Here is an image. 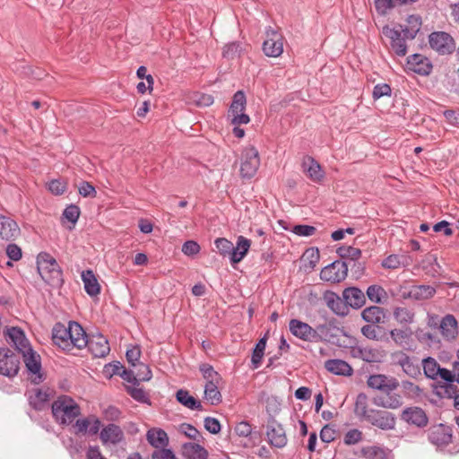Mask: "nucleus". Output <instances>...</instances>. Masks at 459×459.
Listing matches in <instances>:
<instances>
[{"label": "nucleus", "mask_w": 459, "mask_h": 459, "mask_svg": "<svg viewBox=\"0 0 459 459\" xmlns=\"http://www.w3.org/2000/svg\"><path fill=\"white\" fill-rule=\"evenodd\" d=\"M442 336L446 340H453L458 334L457 321L453 315L445 316L440 322Z\"/></svg>", "instance_id": "2f4dec72"}, {"label": "nucleus", "mask_w": 459, "mask_h": 459, "mask_svg": "<svg viewBox=\"0 0 459 459\" xmlns=\"http://www.w3.org/2000/svg\"><path fill=\"white\" fill-rule=\"evenodd\" d=\"M372 409L368 408V396L364 393H359L357 395L356 402H355V407H354V413L357 417H359L360 420H365L368 418V415H369V411H371Z\"/></svg>", "instance_id": "ea45409f"}, {"label": "nucleus", "mask_w": 459, "mask_h": 459, "mask_svg": "<svg viewBox=\"0 0 459 459\" xmlns=\"http://www.w3.org/2000/svg\"><path fill=\"white\" fill-rule=\"evenodd\" d=\"M360 453L366 459H385L386 456L385 449L377 446H364Z\"/></svg>", "instance_id": "49530a36"}, {"label": "nucleus", "mask_w": 459, "mask_h": 459, "mask_svg": "<svg viewBox=\"0 0 459 459\" xmlns=\"http://www.w3.org/2000/svg\"><path fill=\"white\" fill-rule=\"evenodd\" d=\"M51 411L59 425H71L81 414L79 404L68 395H60L54 401Z\"/></svg>", "instance_id": "f03ea898"}, {"label": "nucleus", "mask_w": 459, "mask_h": 459, "mask_svg": "<svg viewBox=\"0 0 459 459\" xmlns=\"http://www.w3.org/2000/svg\"><path fill=\"white\" fill-rule=\"evenodd\" d=\"M342 298L348 307L360 308L366 302L364 292L356 287L346 288L342 292Z\"/></svg>", "instance_id": "cd10ccee"}, {"label": "nucleus", "mask_w": 459, "mask_h": 459, "mask_svg": "<svg viewBox=\"0 0 459 459\" xmlns=\"http://www.w3.org/2000/svg\"><path fill=\"white\" fill-rule=\"evenodd\" d=\"M183 455L187 459H208L207 450L196 443H185L182 446Z\"/></svg>", "instance_id": "c9c22d12"}, {"label": "nucleus", "mask_w": 459, "mask_h": 459, "mask_svg": "<svg viewBox=\"0 0 459 459\" xmlns=\"http://www.w3.org/2000/svg\"><path fill=\"white\" fill-rule=\"evenodd\" d=\"M402 420L417 427H425L429 419L425 411L420 407H409L402 413Z\"/></svg>", "instance_id": "393cba45"}, {"label": "nucleus", "mask_w": 459, "mask_h": 459, "mask_svg": "<svg viewBox=\"0 0 459 459\" xmlns=\"http://www.w3.org/2000/svg\"><path fill=\"white\" fill-rule=\"evenodd\" d=\"M74 422V423L72 425L74 433L76 435L85 434V433L89 432V427L91 423V417L77 419Z\"/></svg>", "instance_id": "052dcab7"}, {"label": "nucleus", "mask_w": 459, "mask_h": 459, "mask_svg": "<svg viewBox=\"0 0 459 459\" xmlns=\"http://www.w3.org/2000/svg\"><path fill=\"white\" fill-rule=\"evenodd\" d=\"M367 384L369 387L379 391H394L400 385L394 377H388L385 375H371Z\"/></svg>", "instance_id": "dca6fc26"}, {"label": "nucleus", "mask_w": 459, "mask_h": 459, "mask_svg": "<svg viewBox=\"0 0 459 459\" xmlns=\"http://www.w3.org/2000/svg\"><path fill=\"white\" fill-rule=\"evenodd\" d=\"M69 336V325L66 326L62 323H56L54 325L52 330L53 342L64 351H70Z\"/></svg>", "instance_id": "a878e982"}, {"label": "nucleus", "mask_w": 459, "mask_h": 459, "mask_svg": "<svg viewBox=\"0 0 459 459\" xmlns=\"http://www.w3.org/2000/svg\"><path fill=\"white\" fill-rule=\"evenodd\" d=\"M363 433L358 429L347 431L343 437V442L347 446H353L362 440Z\"/></svg>", "instance_id": "4d7b16f0"}, {"label": "nucleus", "mask_w": 459, "mask_h": 459, "mask_svg": "<svg viewBox=\"0 0 459 459\" xmlns=\"http://www.w3.org/2000/svg\"><path fill=\"white\" fill-rule=\"evenodd\" d=\"M303 172L314 182L318 183L322 181L325 177L320 164L312 157L306 156L302 160Z\"/></svg>", "instance_id": "b1692460"}, {"label": "nucleus", "mask_w": 459, "mask_h": 459, "mask_svg": "<svg viewBox=\"0 0 459 459\" xmlns=\"http://www.w3.org/2000/svg\"><path fill=\"white\" fill-rule=\"evenodd\" d=\"M247 105V99L242 91H237L233 95L232 102L228 111V115L236 114L245 111Z\"/></svg>", "instance_id": "c03bdc74"}, {"label": "nucleus", "mask_w": 459, "mask_h": 459, "mask_svg": "<svg viewBox=\"0 0 459 459\" xmlns=\"http://www.w3.org/2000/svg\"><path fill=\"white\" fill-rule=\"evenodd\" d=\"M151 459H178L170 448H162L154 450L151 455Z\"/></svg>", "instance_id": "69168bd1"}, {"label": "nucleus", "mask_w": 459, "mask_h": 459, "mask_svg": "<svg viewBox=\"0 0 459 459\" xmlns=\"http://www.w3.org/2000/svg\"><path fill=\"white\" fill-rule=\"evenodd\" d=\"M266 341H267V336L264 335L263 338H261L258 341V342L255 344V347L253 351L252 363H253L255 368H257L261 364V360L264 356V352L265 346H266Z\"/></svg>", "instance_id": "de8ad7c7"}, {"label": "nucleus", "mask_w": 459, "mask_h": 459, "mask_svg": "<svg viewBox=\"0 0 459 459\" xmlns=\"http://www.w3.org/2000/svg\"><path fill=\"white\" fill-rule=\"evenodd\" d=\"M436 293V290L429 285H412L409 289L403 288L402 297L403 299H412L415 300H423L430 299Z\"/></svg>", "instance_id": "412c9836"}, {"label": "nucleus", "mask_w": 459, "mask_h": 459, "mask_svg": "<svg viewBox=\"0 0 459 459\" xmlns=\"http://www.w3.org/2000/svg\"><path fill=\"white\" fill-rule=\"evenodd\" d=\"M7 336L10 339V342L13 344L19 353H23L25 350L30 349V342L26 338L22 330L18 327H12L7 330Z\"/></svg>", "instance_id": "c85d7f7f"}, {"label": "nucleus", "mask_w": 459, "mask_h": 459, "mask_svg": "<svg viewBox=\"0 0 459 459\" xmlns=\"http://www.w3.org/2000/svg\"><path fill=\"white\" fill-rule=\"evenodd\" d=\"M348 273V264L344 261H334L322 269L320 278L325 281L340 282Z\"/></svg>", "instance_id": "9d476101"}, {"label": "nucleus", "mask_w": 459, "mask_h": 459, "mask_svg": "<svg viewBox=\"0 0 459 459\" xmlns=\"http://www.w3.org/2000/svg\"><path fill=\"white\" fill-rule=\"evenodd\" d=\"M87 342L86 347L95 358H104L109 353L108 342L102 334L92 335Z\"/></svg>", "instance_id": "f3484780"}, {"label": "nucleus", "mask_w": 459, "mask_h": 459, "mask_svg": "<svg viewBox=\"0 0 459 459\" xmlns=\"http://www.w3.org/2000/svg\"><path fill=\"white\" fill-rule=\"evenodd\" d=\"M389 358L391 365L400 367L406 376L414 379L420 377V366L415 357L409 356L403 351H395L390 353Z\"/></svg>", "instance_id": "20e7f679"}, {"label": "nucleus", "mask_w": 459, "mask_h": 459, "mask_svg": "<svg viewBox=\"0 0 459 459\" xmlns=\"http://www.w3.org/2000/svg\"><path fill=\"white\" fill-rule=\"evenodd\" d=\"M289 330L295 337L304 342H315V330L305 322L299 319H291L289 322Z\"/></svg>", "instance_id": "ddd939ff"}, {"label": "nucleus", "mask_w": 459, "mask_h": 459, "mask_svg": "<svg viewBox=\"0 0 459 459\" xmlns=\"http://www.w3.org/2000/svg\"><path fill=\"white\" fill-rule=\"evenodd\" d=\"M429 440L438 447L446 446L452 442L451 429L443 424L435 426L429 430Z\"/></svg>", "instance_id": "6ab92c4d"}, {"label": "nucleus", "mask_w": 459, "mask_h": 459, "mask_svg": "<svg viewBox=\"0 0 459 459\" xmlns=\"http://www.w3.org/2000/svg\"><path fill=\"white\" fill-rule=\"evenodd\" d=\"M215 246L218 251L223 255H230V252L233 250V243L224 238H219L215 240Z\"/></svg>", "instance_id": "e2e57ef3"}, {"label": "nucleus", "mask_w": 459, "mask_h": 459, "mask_svg": "<svg viewBox=\"0 0 459 459\" xmlns=\"http://www.w3.org/2000/svg\"><path fill=\"white\" fill-rule=\"evenodd\" d=\"M63 216L68 221L72 222L73 224H75L80 216V209L78 206L71 204L65 209Z\"/></svg>", "instance_id": "0e129e2a"}, {"label": "nucleus", "mask_w": 459, "mask_h": 459, "mask_svg": "<svg viewBox=\"0 0 459 459\" xmlns=\"http://www.w3.org/2000/svg\"><path fill=\"white\" fill-rule=\"evenodd\" d=\"M390 336L398 346H403L411 337V333L407 330L393 329L390 331Z\"/></svg>", "instance_id": "5fc2aeb1"}, {"label": "nucleus", "mask_w": 459, "mask_h": 459, "mask_svg": "<svg viewBox=\"0 0 459 459\" xmlns=\"http://www.w3.org/2000/svg\"><path fill=\"white\" fill-rule=\"evenodd\" d=\"M291 231L298 236L310 237L316 232V228L310 225H295Z\"/></svg>", "instance_id": "338daca9"}, {"label": "nucleus", "mask_w": 459, "mask_h": 459, "mask_svg": "<svg viewBox=\"0 0 459 459\" xmlns=\"http://www.w3.org/2000/svg\"><path fill=\"white\" fill-rule=\"evenodd\" d=\"M251 241L243 236H239L237 239L236 246L233 245V250L230 252V262L232 264H238L246 256L249 248Z\"/></svg>", "instance_id": "7c9ffc66"}, {"label": "nucleus", "mask_w": 459, "mask_h": 459, "mask_svg": "<svg viewBox=\"0 0 459 459\" xmlns=\"http://www.w3.org/2000/svg\"><path fill=\"white\" fill-rule=\"evenodd\" d=\"M78 191L79 194L83 197H95L97 194L95 187L87 181H82L80 183Z\"/></svg>", "instance_id": "774afa93"}, {"label": "nucleus", "mask_w": 459, "mask_h": 459, "mask_svg": "<svg viewBox=\"0 0 459 459\" xmlns=\"http://www.w3.org/2000/svg\"><path fill=\"white\" fill-rule=\"evenodd\" d=\"M351 353L354 358H359L366 362H377L380 359L379 351L369 347H355Z\"/></svg>", "instance_id": "e433bc0d"}, {"label": "nucleus", "mask_w": 459, "mask_h": 459, "mask_svg": "<svg viewBox=\"0 0 459 459\" xmlns=\"http://www.w3.org/2000/svg\"><path fill=\"white\" fill-rule=\"evenodd\" d=\"M372 402L376 406L385 409H397L403 404L401 396L393 391H384V394L376 395Z\"/></svg>", "instance_id": "5701e85b"}, {"label": "nucleus", "mask_w": 459, "mask_h": 459, "mask_svg": "<svg viewBox=\"0 0 459 459\" xmlns=\"http://www.w3.org/2000/svg\"><path fill=\"white\" fill-rule=\"evenodd\" d=\"M366 293L368 299L377 304L383 303L382 299L386 296L384 288L376 284L368 286Z\"/></svg>", "instance_id": "09e8293b"}, {"label": "nucleus", "mask_w": 459, "mask_h": 459, "mask_svg": "<svg viewBox=\"0 0 459 459\" xmlns=\"http://www.w3.org/2000/svg\"><path fill=\"white\" fill-rule=\"evenodd\" d=\"M361 333L368 339L381 341V328L377 325L368 324L361 327Z\"/></svg>", "instance_id": "8fccbe9b"}, {"label": "nucleus", "mask_w": 459, "mask_h": 459, "mask_svg": "<svg viewBox=\"0 0 459 459\" xmlns=\"http://www.w3.org/2000/svg\"><path fill=\"white\" fill-rule=\"evenodd\" d=\"M37 268L42 280L48 284L57 287L64 282L62 270L56 260L48 253H40L37 257Z\"/></svg>", "instance_id": "7ed1b4c3"}, {"label": "nucleus", "mask_w": 459, "mask_h": 459, "mask_svg": "<svg viewBox=\"0 0 459 459\" xmlns=\"http://www.w3.org/2000/svg\"><path fill=\"white\" fill-rule=\"evenodd\" d=\"M177 401L190 410L201 411L203 406L201 403L196 400L194 396L190 395L189 392L184 389H179L176 393Z\"/></svg>", "instance_id": "58836bf2"}, {"label": "nucleus", "mask_w": 459, "mask_h": 459, "mask_svg": "<svg viewBox=\"0 0 459 459\" xmlns=\"http://www.w3.org/2000/svg\"><path fill=\"white\" fill-rule=\"evenodd\" d=\"M409 27H404L403 33L409 39H413L419 32L421 26V19L417 15H410L407 18Z\"/></svg>", "instance_id": "79ce46f5"}, {"label": "nucleus", "mask_w": 459, "mask_h": 459, "mask_svg": "<svg viewBox=\"0 0 459 459\" xmlns=\"http://www.w3.org/2000/svg\"><path fill=\"white\" fill-rule=\"evenodd\" d=\"M266 39L263 44L264 53L267 56L277 57L283 52L282 37L278 30L268 28L265 31Z\"/></svg>", "instance_id": "1a4fd4ad"}, {"label": "nucleus", "mask_w": 459, "mask_h": 459, "mask_svg": "<svg viewBox=\"0 0 459 459\" xmlns=\"http://www.w3.org/2000/svg\"><path fill=\"white\" fill-rule=\"evenodd\" d=\"M406 39H408L403 35L401 36L399 39L390 43L391 49L398 56H404L407 54Z\"/></svg>", "instance_id": "bf43d9fd"}, {"label": "nucleus", "mask_w": 459, "mask_h": 459, "mask_svg": "<svg viewBox=\"0 0 459 459\" xmlns=\"http://www.w3.org/2000/svg\"><path fill=\"white\" fill-rule=\"evenodd\" d=\"M410 70L420 75H429L432 71V64L428 57L420 54H413L407 58Z\"/></svg>", "instance_id": "a211bd4d"}, {"label": "nucleus", "mask_w": 459, "mask_h": 459, "mask_svg": "<svg viewBox=\"0 0 459 459\" xmlns=\"http://www.w3.org/2000/svg\"><path fill=\"white\" fill-rule=\"evenodd\" d=\"M146 439L155 450L166 448L169 445V438L165 430L160 428L150 429L146 435Z\"/></svg>", "instance_id": "bb28decb"}, {"label": "nucleus", "mask_w": 459, "mask_h": 459, "mask_svg": "<svg viewBox=\"0 0 459 459\" xmlns=\"http://www.w3.org/2000/svg\"><path fill=\"white\" fill-rule=\"evenodd\" d=\"M82 281L84 284L86 293L91 297H95L100 292V285L91 270H86L82 273Z\"/></svg>", "instance_id": "473e14b6"}, {"label": "nucleus", "mask_w": 459, "mask_h": 459, "mask_svg": "<svg viewBox=\"0 0 459 459\" xmlns=\"http://www.w3.org/2000/svg\"><path fill=\"white\" fill-rule=\"evenodd\" d=\"M361 316L368 324L378 325L384 323L385 313L380 307L370 306L362 310Z\"/></svg>", "instance_id": "72a5a7b5"}, {"label": "nucleus", "mask_w": 459, "mask_h": 459, "mask_svg": "<svg viewBox=\"0 0 459 459\" xmlns=\"http://www.w3.org/2000/svg\"><path fill=\"white\" fill-rule=\"evenodd\" d=\"M141 346L140 345H134L131 348L127 349L126 357V360L130 367L135 368L137 365H140V358H141Z\"/></svg>", "instance_id": "3c124183"}, {"label": "nucleus", "mask_w": 459, "mask_h": 459, "mask_svg": "<svg viewBox=\"0 0 459 459\" xmlns=\"http://www.w3.org/2000/svg\"><path fill=\"white\" fill-rule=\"evenodd\" d=\"M48 398L49 395L46 391H42L41 389H33L30 392L28 399L32 408L37 411H41L46 407Z\"/></svg>", "instance_id": "4c0bfd02"}, {"label": "nucleus", "mask_w": 459, "mask_h": 459, "mask_svg": "<svg viewBox=\"0 0 459 459\" xmlns=\"http://www.w3.org/2000/svg\"><path fill=\"white\" fill-rule=\"evenodd\" d=\"M325 368L338 376H351L353 372L352 368L342 359H328L325 362Z\"/></svg>", "instance_id": "f704fd0d"}, {"label": "nucleus", "mask_w": 459, "mask_h": 459, "mask_svg": "<svg viewBox=\"0 0 459 459\" xmlns=\"http://www.w3.org/2000/svg\"><path fill=\"white\" fill-rule=\"evenodd\" d=\"M323 300L327 307L335 315L345 316L349 314L348 305L345 303L343 298L342 299L335 292L332 290L325 291Z\"/></svg>", "instance_id": "4468645a"}, {"label": "nucleus", "mask_w": 459, "mask_h": 459, "mask_svg": "<svg viewBox=\"0 0 459 459\" xmlns=\"http://www.w3.org/2000/svg\"><path fill=\"white\" fill-rule=\"evenodd\" d=\"M22 355L28 372V377L31 383L38 385L43 382L45 377L42 371L41 358L39 354L30 348L25 350Z\"/></svg>", "instance_id": "39448f33"}, {"label": "nucleus", "mask_w": 459, "mask_h": 459, "mask_svg": "<svg viewBox=\"0 0 459 459\" xmlns=\"http://www.w3.org/2000/svg\"><path fill=\"white\" fill-rule=\"evenodd\" d=\"M266 437L269 444L273 447L282 448L287 445L288 439L285 430L274 419L267 422Z\"/></svg>", "instance_id": "f8f14e48"}, {"label": "nucleus", "mask_w": 459, "mask_h": 459, "mask_svg": "<svg viewBox=\"0 0 459 459\" xmlns=\"http://www.w3.org/2000/svg\"><path fill=\"white\" fill-rule=\"evenodd\" d=\"M365 421L382 430L394 429L396 423L395 417L393 413L386 411L375 409L369 411V415H368V418L365 420Z\"/></svg>", "instance_id": "9b49d317"}, {"label": "nucleus", "mask_w": 459, "mask_h": 459, "mask_svg": "<svg viewBox=\"0 0 459 459\" xmlns=\"http://www.w3.org/2000/svg\"><path fill=\"white\" fill-rule=\"evenodd\" d=\"M124 437L121 429L115 424H108L100 434V438L103 444H118Z\"/></svg>", "instance_id": "c756f323"}, {"label": "nucleus", "mask_w": 459, "mask_h": 459, "mask_svg": "<svg viewBox=\"0 0 459 459\" xmlns=\"http://www.w3.org/2000/svg\"><path fill=\"white\" fill-rule=\"evenodd\" d=\"M429 42L432 49L440 55L452 53L455 48L454 39L446 32H432L429 37Z\"/></svg>", "instance_id": "6e6552de"}, {"label": "nucleus", "mask_w": 459, "mask_h": 459, "mask_svg": "<svg viewBox=\"0 0 459 459\" xmlns=\"http://www.w3.org/2000/svg\"><path fill=\"white\" fill-rule=\"evenodd\" d=\"M338 255L346 259H350L351 261L358 260L361 255L360 249L354 247H341L337 249Z\"/></svg>", "instance_id": "603ef678"}, {"label": "nucleus", "mask_w": 459, "mask_h": 459, "mask_svg": "<svg viewBox=\"0 0 459 459\" xmlns=\"http://www.w3.org/2000/svg\"><path fill=\"white\" fill-rule=\"evenodd\" d=\"M260 166L258 151L248 146L243 149L240 158V173L243 178H251L254 177Z\"/></svg>", "instance_id": "423d86ee"}, {"label": "nucleus", "mask_w": 459, "mask_h": 459, "mask_svg": "<svg viewBox=\"0 0 459 459\" xmlns=\"http://www.w3.org/2000/svg\"><path fill=\"white\" fill-rule=\"evenodd\" d=\"M440 365L437 361L431 358L428 357L422 360V368L424 371V375L426 377L433 380H437V370Z\"/></svg>", "instance_id": "a18cd8bd"}, {"label": "nucleus", "mask_w": 459, "mask_h": 459, "mask_svg": "<svg viewBox=\"0 0 459 459\" xmlns=\"http://www.w3.org/2000/svg\"><path fill=\"white\" fill-rule=\"evenodd\" d=\"M219 382H206L204 386V397L212 405L221 402V394L218 389Z\"/></svg>", "instance_id": "a19ab883"}, {"label": "nucleus", "mask_w": 459, "mask_h": 459, "mask_svg": "<svg viewBox=\"0 0 459 459\" xmlns=\"http://www.w3.org/2000/svg\"><path fill=\"white\" fill-rule=\"evenodd\" d=\"M316 333L315 342H334L338 339L340 328L334 325L333 321L319 324L314 328Z\"/></svg>", "instance_id": "2eb2a0df"}, {"label": "nucleus", "mask_w": 459, "mask_h": 459, "mask_svg": "<svg viewBox=\"0 0 459 459\" xmlns=\"http://www.w3.org/2000/svg\"><path fill=\"white\" fill-rule=\"evenodd\" d=\"M103 374L111 378L113 376H120L126 382V388L129 394L136 401L143 403V390L141 387L142 379L132 368H126L119 361H113L105 365Z\"/></svg>", "instance_id": "f257e3e1"}, {"label": "nucleus", "mask_w": 459, "mask_h": 459, "mask_svg": "<svg viewBox=\"0 0 459 459\" xmlns=\"http://www.w3.org/2000/svg\"><path fill=\"white\" fill-rule=\"evenodd\" d=\"M401 387L404 394L411 398L418 397L422 393V390L419 385L408 380L402 381Z\"/></svg>", "instance_id": "864d4df0"}, {"label": "nucleus", "mask_w": 459, "mask_h": 459, "mask_svg": "<svg viewBox=\"0 0 459 459\" xmlns=\"http://www.w3.org/2000/svg\"><path fill=\"white\" fill-rule=\"evenodd\" d=\"M394 318L402 325H409L414 321V312L404 307H397L394 309Z\"/></svg>", "instance_id": "37998d69"}, {"label": "nucleus", "mask_w": 459, "mask_h": 459, "mask_svg": "<svg viewBox=\"0 0 459 459\" xmlns=\"http://www.w3.org/2000/svg\"><path fill=\"white\" fill-rule=\"evenodd\" d=\"M21 233L17 222L12 218L0 213V238L14 240Z\"/></svg>", "instance_id": "aec40b11"}, {"label": "nucleus", "mask_w": 459, "mask_h": 459, "mask_svg": "<svg viewBox=\"0 0 459 459\" xmlns=\"http://www.w3.org/2000/svg\"><path fill=\"white\" fill-rule=\"evenodd\" d=\"M403 30L404 29L402 25H397L395 27L385 25L382 28V33L390 39V43H393L402 36Z\"/></svg>", "instance_id": "6e6d98bb"}, {"label": "nucleus", "mask_w": 459, "mask_h": 459, "mask_svg": "<svg viewBox=\"0 0 459 459\" xmlns=\"http://www.w3.org/2000/svg\"><path fill=\"white\" fill-rule=\"evenodd\" d=\"M206 382H216L221 380V377L213 368L209 364H202L199 368Z\"/></svg>", "instance_id": "13d9d810"}, {"label": "nucleus", "mask_w": 459, "mask_h": 459, "mask_svg": "<svg viewBox=\"0 0 459 459\" xmlns=\"http://www.w3.org/2000/svg\"><path fill=\"white\" fill-rule=\"evenodd\" d=\"M178 429L182 434H184L185 436L193 440L200 441V438L202 437L197 429L192 426L191 424L182 423L181 425H179Z\"/></svg>", "instance_id": "680f3d73"}, {"label": "nucleus", "mask_w": 459, "mask_h": 459, "mask_svg": "<svg viewBox=\"0 0 459 459\" xmlns=\"http://www.w3.org/2000/svg\"><path fill=\"white\" fill-rule=\"evenodd\" d=\"M69 331H70V336H69V344H70V351L73 348L77 349H82L86 347L87 345V340L88 336L83 330V328L79 325L77 322L70 321L69 322Z\"/></svg>", "instance_id": "4be33fe9"}, {"label": "nucleus", "mask_w": 459, "mask_h": 459, "mask_svg": "<svg viewBox=\"0 0 459 459\" xmlns=\"http://www.w3.org/2000/svg\"><path fill=\"white\" fill-rule=\"evenodd\" d=\"M20 356L9 348H0V374L8 377H15L20 369Z\"/></svg>", "instance_id": "0eeeda50"}]
</instances>
